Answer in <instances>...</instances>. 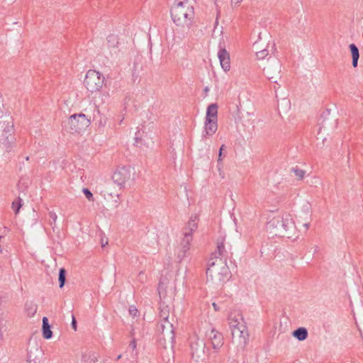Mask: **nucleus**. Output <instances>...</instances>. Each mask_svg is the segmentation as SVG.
<instances>
[{
  "mask_svg": "<svg viewBox=\"0 0 363 363\" xmlns=\"http://www.w3.org/2000/svg\"><path fill=\"white\" fill-rule=\"evenodd\" d=\"M171 18L177 28L174 35L175 43L180 44L183 40L191 38V33L194 32V9L188 0H175L172 7Z\"/></svg>",
  "mask_w": 363,
  "mask_h": 363,
  "instance_id": "obj_1",
  "label": "nucleus"
},
{
  "mask_svg": "<svg viewBox=\"0 0 363 363\" xmlns=\"http://www.w3.org/2000/svg\"><path fill=\"white\" fill-rule=\"evenodd\" d=\"M267 228L274 235L292 238L296 235V228L290 214L286 213L272 218L267 224Z\"/></svg>",
  "mask_w": 363,
  "mask_h": 363,
  "instance_id": "obj_2",
  "label": "nucleus"
},
{
  "mask_svg": "<svg viewBox=\"0 0 363 363\" xmlns=\"http://www.w3.org/2000/svg\"><path fill=\"white\" fill-rule=\"evenodd\" d=\"M0 112V143L4 145L7 152H10L16 140L13 119L9 113Z\"/></svg>",
  "mask_w": 363,
  "mask_h": 363,
  "instance_id": "obj_3",
  "label": "nucleus"
},
{
  "mask_svg": "<svg viewBox=\"0 0 363 363\" xmlns=\"http://www.w3.org/2000/svg\"><path fill=\"white\" fill-rule=\"evenodd\" d=\"M229 273L225 259L219 257H210L206 269L208 280L223 282L228 279Z\"/></svg>",
  "mask_w": 363,
  "mask_h": 363,
  "instance_id": "obj_4",
  "label": "nucleus"
},
{
  "mask_svg": "<svg viewBox=\"0 0 363 363\" xmlns=\"http://www.w3.org/2000/svg\"><path fill=\"white\" fill-rule=\"evenodd\" d=\"M229 324L232 328L233 340L238 338L241 347H245L248 340V332L243 324V318L240 313H230L228 317Z\"/></svg>",
  "mask_w": 363,
  "mask_h": 363,
  "instance_id": "obj_5",
  "label": "nucleus"
},
{
  "mask_svg": "<svg viewBox=\"0 0 363 363\" xmlns=\"http://www.w3.org/2000/svg\"><path fill=\"white\" fill-rule=\"evenodd\" d=\"M198 217L196 216H191L186 226L184 229V238L181 242V249L178 252V259L181 262L190 249L191 242L192 241V234L197 228Z\"/></svg>",
  "mask_w": 363,
  "mask_h": 363,
  "instance_id": "obj_6",
  "label": "nucleus"
},
{
  "mask_svg": "<svg viewBox=\"0 0 363 363\" xmlns=\"http://www.w3.org/2000/svg\"><path fill=\"white\" fill-rule=\"evenodd\" d=\"M91 124V121L84 113H75L63 122L64 128L69 132L79 133L85 130Z\"/></svg>",
  "mask_w": 363,
  "mask_h": 363,
  "instance_id": "obj_7",
  "label": "nucleus"
},
{
  "mask_svg": "<svg viewBox=\"0 0 363 363\" xmlns=\"http://www.w3.org/2000/svg\"><path fill=\"white\" fill-rule=\"evenodd\" d=\"M104 79V77L99 72L89 69L85 76L84 84L88 91L93 93L102 88Z\"/></svg>",
  "mask_w": 363,
  "mask_h": 363,
  "instance_id": "obj_8",
  "label": "nucleus"
},
{
  "mask_svg": "<svg viewBox=\"0 0 363 363\" xmlns=\"http://www.w3.org/2000/svg\"><path fill=\"white\" fill-rule=\"evenodd\" d=\"M134 169L130 166L118 167L112 175L113 182L119 186H123L126 182L131 179V177L133 174L132 171Z\"/></svg>",
  "mask_w": 363,
  "mask_h": 363,
  "instance_id": "obj_9",
  "label": "nucleus"
},
{
  "mask_svg": "<svg viewBox=\"0 0 363 363\" xmlns=\"http://www.w3.org/2000/svg\"><path fill=\"white\" fill-rule=\"evenodd\" d=\"M190 347L192 358L198 359L204 355L206 342L195 334L190 338Z\"/></svg>",
  "mask_w": 363,
  "mask_h": 363,
  "instance_id": "obj_10",
  "label": "nucleus"
},
{
  "mask_svg": "<svg viewBox=\"0 0 363 363\" xmlns=\"http://www.w3.org/2000/svg\"><path fill=\"white\" fill-rule=\"evenodd\" d=\"M218 57L220 60V66L225 72L229 71L230 68V60L228 52L224 47L219 45V50L218 52Z\"/></svg>",
  "mask_w": 363,
  "mask_h": 363,
  "instance_id": "obj_11",
  "label": "nucleus"
},
{
  "mask_svg": "<svg viewBox=\"0 0 363 363\" xmlns=\"http://www.w3.org/2000/svg\"><path fill=\"white\" fill-rule=\"evenodd\" d=\"M224 238L220 237L216 241V250L212 252L211 257L223 258L227 262L228 252L224 245Z\"/></svg>",
  "mask_w": 363,
  "mask_h": 363,
  "instance_id": "obj_12",
  "label": "nucleus"
},
{
  "mask_svg": "<svg viewBox=\"0 0 363 363\" xmlns=\"http://www.w3.org/2000/svg\"><path fill=\"white\" fill-rule=\"evenodd\" d=\"M208 337L211 340L212 347L216 351H218L223 345V336L222 333L213 328L208 334Z\"/></svg>",
  "mask_w": 363,
  "mask_h": 363,
  "instance_id": "obj_13",
  "label": "nucleus"
},
{
  "mask_svg": "<svg viewBox=\"0 0 363 363\" xmlns=\"http://www.w3.org/2000/svg\"><path fill=\"white\" fill-rule=\"evenodd\" d=\"M281 65L279 61L276 60L274 66V74H272V67L270 66L264 68L263 71L265 76L272 82L277 83V79L279 78Z\"/></svg>",
  "mask_w": 363,
  "mask_h": 363,
  "instance_id": "obj_14",
  "label": "nucleus"
},
{
  "mask_svg": "<svg viewBox=\"0 0 363 363\" xmlns=\"http://www.w3.org/2000/svg\"><path fill=\"white\" fill-rule=\"evenodd\" d=\"M217 128V120H214L213 118H206L204 126L205 134H203V136L206 137V135H212L216 133Z\"/></svg>",
  "mask_w": 363,
  "mask_h": 363,
  "instance_id": "obj_15",
  "label": "nucleus"
},
{
  "mask_svg": "<svg viewBox=\"0 0 363 363\" xmlns=\"http://www.w3.org/2000/svg\"><path fill=\"white\" fill-rule=\"evenodd\" d=\"M169 315V311L168 306L160 305L159 316L161 318V320H163L164 322V323H166L167 325V326L169 327V328L170 329V330L172 332L173 325L168 320Z\"/></svg>",
  "mask_w": 363,
  "mask_h": 363,
  "instance_id": "obj_16",
  "label": "nucleus"
},
{
  "mask_svg": "<svg viewBox=\"0 0 363 363\" xmlns=\"http://www.w3.org/2000/svg\"><path fill=\"white\" fill-rule=\"evenodd\" d=\"M43 337L46 340L50 339L52 337L51 326L47 317L43 318Z\"/></svg>",
  "mask_w": 363,
  "mask_h": 363,
  "instance_id": "obj_17",
  "label": "nucleus"
},
{
  "mask_svg": "<svg viewBox=\"0 0 363 363\" xmlns=\"http://www.w3.org/2000/svg\"><path fill=\"white\" fill-rule=\"evenodd\" d=\"M292 335L299 341L305 340L308 335L306 328L300 327L292 332Z\"/></svg>",
  "mask_w": 363,
  "mask_h": 363,
  "instance_id": "obj_18",
  "label": "nucleus"
},
{
  "mask_svg": "<svg viewBox=\"0 0 363 363\" xmlns=\"http://www.w3.org/2000/svg\"><path fill=\"white\" fill-rule=\"evenodd\" d=\"M349 48H350L351 55H352V66L354 67H357V64H358V60L359 58V49L356 46V45H354V43L350 44L349 45Z\"/></svg>",
  "mask_w": 363,
  "mask_h": 363,
  "instance_id": "obj_19",
  "label": "nucleus"
},
{
  "mask_svg": "<svg viewBox=\"0 0 363 363\" xmlns=\"http://www.w3.org/2000/svg\"><path fill=\"white\" fill-rule=\"evenodd\" d=\"M218 105L211 104L207 107L206 118L217 120Z\"/></svg>",
  "mask_w": 363,
  "mask_h": 363,
  "instance_id": "obj_20",
  "label": "nucleus"
},
{
  "mask_svg": "<svg viewBox=\"0 0 363 363\" xmlns=\"http://www.w3.org/2000/svg\"><path fill=\"white\" fill-rule=\"evenodd\" d=\"M37 305L33 301H27L25 303V310L28 316H33L37 312Z\"/></svg>",
  "mask_w": 363,
  "mask_h": 363,
  "instance_id": "obj_21",
  "label": "nucleus"
},
{
  "mask_svg": "<svg viewBox=\"0 0 363 363\" xmlns=\"http://www.w3.org/2000/svg\"><path fill=\"white\" fill-rule=\"evenodd\" d=\"M107 44L109 48H116L118 45V38L117 35L110 34L107 36Z\"/></svg>",
  "mask_w": 363,
  "mask_h": 363,
  "instance_id": "obj_22",
  "label": "nucleus"
},
{
  "mask_svg": "<svg viewBox=\"0 0 363 363\" xmlns=\"http://www.w3.org/2000/svg\"><path fill=\"white\" fill-rule=\"evenodd\" d=\"M167 329L169 331V335L170 336L169 337L171 339H173V330L171 332L170 329L169 328V327L167 326V325L166 323H164V322L163 320H161L160 323H157V330L158 332L161 333L162 334L164 335V330L165 329ZM165 335H164V337Z\"/></svg>",
  "mask_w": 363,
  "mask_h": 363,
  "instance_id": "obj_23",
  "label": "nucleus"
},
{
  "mask_svg": "<svg viewBox=\"0 0 363 363\" xmlns=\"http://www.w3.org/2000/svg\"><path fill=\"white\" fill-rule=\"evenodd\" d=\"M66 274H67L66 269L65 268H60V271H59L58 280H59V286L61 289L65 284V282H66Z\"/></svg>",
  "mask_w": 363,
  "mask_h": 363,
  "instance_id": "obj_24",
  "label": "nucleus"
},
{
  "mask_svg": "<svg viewBox=\"0 0 363 363\" xmlns=\"http://www.w3.org/2000/svg\"><path fill=\"white\" fill-rule=\"evenodd\" d=\"M291 172L294 173L295 176L297 177L298 180L303 179L306 174V172L298 168L297 166L295 167H292L291 169Z\"/></svg>",
  "mask_w": 363,
  "mask_h": 363,
  "instance_id": "obj_25",
  "label": "nucleus"
},
{
  "mask_svg": "<svg viewBox=\"0 0 363 363\" xmlns=\"http://www.w3.org/2000/svg\"><path fill=\"white\" fill-rule=\"evenodd\" d=\"M23 206V201L22 199L18 196L17 200L13 201L12 203V209L13 210L15 214H18L20 208Z\"/></svg>",
  "mask_w": 363,
  "mask_h": 363,
  "instance_id": "obj_26",
  "label": "nucleus"
},
{
  "mask_svg": "<svg viewBox=\"0 0 363 363\" xmlns=\"http://www.w3.org/2000/svg\"><path fill=\"white\" fill-rule=\"evenodd\" d=\"M230 299H231V296H228V295H224V296L220 295L217 298V301L218 302V303H220L221 305V306H223V305H225V304H226V306H227L228 303L229 302H230Z\"/></svg>",
  "mask_w": 363,
  "mask_h": 363,
  "instance_id": "obj_27",
  "label": "nucleus"
},
{
  "mask_svg": "<svg viewBox=\"0 0 363 363\" xmlns=\"http://www.w3.org/2000/svg\"><path fill=\"white\" fill-rule=\"evenodd\" d=\"M269 55V50L264 49L256 52V56L258 60H263Z\"/></svg>",
  "mask_w": 363,
  "mask_h": 363,
  "instance_id": "obj_28",
  "label": "nucleus"
},
{
  "mask_svg": "<svg viewBox=\"0 0 363 363\" xmlns=\"http://www.w3.org/2000/svg\"><path fill=\"white\" fill-rule=\"evenodd\" d=\"M82 191L89 201H94L93 194L87 188H84Z\"/></svg>",
  "mask_w": 363,
  "mask_h": 363,
  "instance_id": "obj_29",
  "label": "nucleus"
},
{
  "mask_svg": "<svg viewBox=\"0 0 363 363\" xmlns=\"http://www.w3.org/2000/svg\"><path fill=\"white\" fill-rule=\"evenodd\" d=\"M49 216L50 218V225H52L53 223H55L57 220V216L54 211H50L49 212Z\"/></svg>",
  "mask_w": 363,
  "mask_h": 363,
  "instance_id": "obj_30",
  "label": "nucleus"
},
{
  "mask_svg": "<svg viewBox=\"0 0 363 363\" xmlns=\"http://www.w3.org/2000/svg\"><path fill=\"white\" fill-rule=\"evenodd\" d=\"M138 309L134 306H130V308H129L130 315H131L133 317H135L138 315Z\"/></svg>",
  "mask_w": 363,
  "mask_h": 363,
  "instance_id": "obj_31",
  "label": "nucleus"
},
{
  "mask_svg": "<svg viewBox=\"0 0 363 363\" xmlns=\"http://www.w3.org/2000/svg\"><path fill=\"white\" fill-rule=\"evenodd\" d=\"M17 187L19 191H24L27 188V184H26L24 182H21V181H19L17 184Z\"/></svg>",
  "mask_w": 363,
  "mask_h": 363,
  "instance_id": "obj_32",
  "label": "nucleus"
},
{
  "mask_svg": "<svg viewBox=\"0 0 363 363\" xmlns=\"http://www.w3.org/2000/svg\"><path fill=\"white\" fill-rule=\"evenodd\" d=\"M225 148V145H222L219 149V155H218V163L219 164L222 161V155H223V150Z\"/></svg>",
  "mask_w": 363,
  "mask_h": 363,
  "instance_id": "obj_33",
  "label": "nucleus"
},
{
  "mask_svg": "<svg viewBox=\"0 0 363 363\" xmlns=\"http://www.w3.org/2000/svg\"><path fill=\"white\" fill-rule=\"evenodd\" d=\"M72 328L76 331L77 328V323L74 316L72 315V320L71 323Z\"/></svg>",
  "mask_w": 363,
  "mask_h": 363,
  "instance_id": "obj_34",
  "label": "nucleus"
},
{
  "mask_svg": "<svg viewBox=\"0 0 363 363\" xmlns=\"http://www.w3.org/2000/svg\"><path fill=\"white\" fill-rule=\"evenodd\" d=\"M212 306H213V308L215 309V311H220V309L221 308H223V306H220L221 305L220 303H218V302L217 301H216V302H213Z\"/></svg>",
  "mask_w": 363,
  "mask_h": 363,
  "instance_id": "obj_35",
  "label": "nucleus"
},
{
  "mask_svg": "<svg viewBox=\"0 0 363 363\" xmlns=\"http://www.w3.org/2000/svg\"><path fill=\"white\" fill-rule=\"evenodd\" d=\"M129 347H130L133 350H135L136 348V342L135 340L133 339L129 345Z\"/></svg>",
  "mask_w": 363,
  "mask_h": 363,
  "instance_id": "obj_36",
  "label": "nucleus"
},
{
  "mask_svg": "<svg viewBox=\"0 0 363 363\" xmlns=\"http://www.w3.org/2000/svg\"><path fill=\"white\" fill-rule=\"evenodd\" d=\"M162 282H160L159 286H158V293L160 294V298H162Z\"/></svg>",
  "mask_w": 363,
  "mask_h": 363,
  "instance_id": "obj_37",
  "label": "nucleus"
},
{
  "mask_svg": "<svg viewBox=\"0 0 363 363\" xmlns=\"http://www.w3.org/2000/svg\"><path fill=\"white\" fill-rule=\"evenodd\" d=\"M133 81L134 82L138 78V74H137L136 70H135V65L134 66V69H133Z\"/></svg>",
  "mask_w": 363,
  "mask_h": 363,
  "instance_id": "obj_38",
  "label": "nucleus"
},
{
  "mask_svg": "<svg viewBox=\"0 0 363 363\" xmlns=\"http://www.w3.org/2000/svg\"><path fill=\"white\" fill-rule=\"evenodd\" d=\"M309 225H310L309 223H306L303 224V226L306 228V230L308 229Z\"/></svg>",
  "mask_w": 363,
  "mask_h": 363,
  "instance_id": "obj_39",
  "label": "nucleus"
},
{
  "mask_svg": "<svg viewBox=\"0 0 363 363\" xmlns=\"http://www.w3.org/2000/svg\"><path fill=\"white\" fill-rule=\"evenodd\" d=\"M231 1H232V2H234V3H235V4H238V3H240V1H242V0H231Z\"/></svg>",
  "mask_w": 363,
  "mask_h": 363,
  "instance_id": "obj_40",
  "label": "nucleus"
},
{
  "mask_svg": "<svg viewBox=\"0 0 363 363\" xmlns=\"http://www.w3.org/2000/svg\"><path fill=\"white\" fill-rule=\"evenodd\" d=\"M135 143H138L139 140H140V138H139L138 137H135Z\"/></svg>",
  "mask_w": 363,
  "mask_h": 363,
  "instance_id": "obj_41",
  "label": "nucleus"
},
{
  "mask_svg": "<svg viewBox=\"0 0 363 363\" xmlns=\"http://www.w3.org/2000/svg\"><path fill=\"white\" fill-rule=\"evenodd\" d=\"M122 355L121 354H119L117 357H116V361H118L121 358Z\"/></svg>",
  "mask_w": 363,
  "mask_h": 363,
  "instance_id": "obj_42",
  "label": "nucleus"
},
{
  "mask_svg": "<svg viewBox=\"0 0 363 363\" xmlns=\"http://www.w3.org/2000/svg\"><path fill=\"white\" fill-rule=\"evenodd\" d=\"M205 91H208V87H206L205 89H204Z\"/></svg>",
  "mask_w": 363,
  "mask_h": 363,
  "instance_id": "obj_43",
  "label": "nucleus"
},
{
  "mask_svg": "<svg viewBox=\"0 0 363 363\" xmlns=\"http://www.w3.org/2000/svg\"><path fill=\"white\" fill-rule=\"evenodd\" d=\"M26 160H29V157H28V156H27V157H26Z\"/></svg>",
  "mask_w": 363,
  "mask_h": 363,
  "instance_id": "obj_44",
  "label": "nucleus"
},
{
  "mask_svg": "<svg viewBox=\"0 0 363 363\" xmlns=\"http://www.w3.org/2000/svg\"><path fill=\"white\" fill-rule=\"evenodd\" d=\"M2 236L0 235V240L1 239Z\"/></svg>",
  "mask_w": 363,
  "mask_h": 363,
  "instance_id": "obj_45",
  "label": "nucleus"
}]
</instances>
